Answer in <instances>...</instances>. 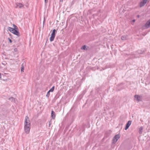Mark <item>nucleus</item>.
Instances as JSON below:
<instances>
[{"mask_svg":"<svg viewBox=\"0 0 150 150\" xmlns=\"http://www.w3.org/2000/svg\"><path fill=\"white\" fill-rule=\"evenodd\" d=\"M24 130L27 134H28L30 129V124L28 117L26 116L25 117L24 123Z\"/></svg>","mask_w":150,"mask_h":150,"instance_id":"obj_1","label":"nucleus"},{"mask_svg":"<svg viewBox=\"0 0 150 150\" xmlns=\"http://www.w3.org/2000/svg\"><path fill=\"white\" fill-rule=\"evenodd\" d=\"M57 32L56 30L54 29L52 32L51 34V37L50 38V40L51 42L53 41L54 40V38L55 33Z\"/></svg>","mask_w":150,"mask_h":150,"instance_id":"obj_2","label":"nucleus"},{"mask_svg":"<svg viewBox=\"0 0 150 150\" xmlns=\"http://www.w3.org/2000/svg\"><path fill=\"white\" fill-rule=\"evenodd\" d=\"M120 137V135L118 134L115 135L113 137L112 140V143H115Z\"/></svg>","mask_w":150,"mask_h":150,"instance_id":"obj_3","label":"nucleus"},{"mask_svg":"<svg viewBox=\"0 0 150 150\" xmlns=\"http://www.w3.org/2000/svg\"><path fill=\"white\" fill-rule=\"evenodd\" d=\"M132 123V121L131 120H129L127 122L126 126L125 128V130H127L129 127V126L131 125Z\"/></svg>","mask_w":150,"mask_h":150,"instance_id":"obj_4","label":"nucleus"},{"mask_svg":"<svg viewBox=\"0 0 150 150\" xmlns=\"http://www.w3.org/2000/svg\"><path fill=\"white\" fill-rule=\"evenodd\" d=\"M12 33L17 35L18 37H19L20 36V33L18 32V30L14 29V30H13Z\"/></svg>","mask_w":150,"mask_h":150,"instance_id":"obj_5","label":"nucleus"},{"mask_svg":"<svg viewBox=\"0 0 150 150\" xmlns=\"http://www.w3.org/2000/svg\"><path fill=\"white\" fill-rule=\"evenodd\" d=\"M16 5L15 7L16 8H17L18 7L19 8H21L23 7L24 6L23 4L20 3H16Z\"/></svg>","mask_w":150,"mask_h":150,"instance_id":"obj_6","label":"nucleus"},{"mask_svg":"<svg viewBox=\"0 0 150 150\" xmlns=\"http://www.w3.org/2000/svg\"><path fill=\"white\" fill-rule=\"evenodd\" d=\"M111 134V131L110 130L106 131L105 133V136L106 137H108Z\"/></svg>","mask_w":150,"mask_h":150,"instance_id":"obj_7","label":"nucleus"},{"mask_svg":"<svg viewBox=\"0 0 150 150\" xmlns=\"http://www.w3.org/2000/svg\"><path fill=\"white\" fill-rule=\"evenodd\" d=\"M134 97L137 98V100L138 102L142 100V97L139 96L138 95H135L134 96Z\"/></svg>","mask_w":150,"mask_h":150,"instance_id":"obj_8","label":"nucleus"},{"mask_svg":"<svg viewBox=\"0 0 150 150\" xmlns=\"http://www.w3.org/2000/svg\"><path fill=\"white\" fill-rule=\"evenodd\" d=\"M147 2L146 1L143 0L141 1L140 3V7H142L144 6L145 4Z\"/></svg>","mask_w":150,"mask_h":150,"instance_id":"obj_9","label":"nucleus"},{"mask_svg":"<svg viewBox=\"0 0 150 150\" xmlns=\"http://www.w3.org/2000/svg\"><path fill=\"white\" fill-rule=\"evenodd\" d=\"M51 114L52 118L53 119H54L56 116L55 112L54 111L52 110L51 111Z\"/></svg>","mask_w":150,"mask_h":150,"instance_id":"obj_10","label":"nucleus"},{"mask_svg":"<svg viewBox=\"0 0 150 150\" xmlns=\"http://www.w3.org/2000/svg\"><path fill=\"white\" fill-rule=\"evenodd\" d=\"M144 51H142L141 50H138L136 52V53L137 54H144Z\"/></svg>","mask_w":150,"mask_h":150,"instance_id":"obj_11","label":"nucleus"},{"mask_svg":"<svg viewBox=\"0 0 150 150\" xmlns=\"http://www.w3.org/2000/svg\"><path fill=\"white\" fill-rule=\"evenodd\" d=\"M146 26L147 28L150 27V20L147 21L146 23Z\"/></svg>","mask_w":150,"mask_h":150,"instance_id":"obj_12","label":"nucleus"},{"mask_svg":"<svg viewBox=\"0 0 150 150\" xmlns=\"http://www.w3.org/2000/svg\"><path fill=\"white\" fill-rule=\"evenodd\" d=\"M7 29L9 31L11 32L12 33H13V31L14 29L13 28H12L11 27H8L7 28Z\"/></svg>","mask_w":150,"mask_h":150,"instance_id":"obj_13","label":"nucleus"},{"mask_svg":"<svg viewBox=\"0 0 150 150\" xmlns=\"http://www.w3.org/2000/svg\"><path fill=\"white\" fill-rule=\"evenodd\" d=\"M87 46L86 45H84L81 47V49L82 50H86L88 49L87 48Z\"/></svg>","mask_w":150,"mask_h":150,"instance_id":"obj_14","label":"nucleus"},{"mask_svg":"<svg viewBox=\"0 0 150 150\" xmlns=\"http://www.w3.org/2000/svg\"><path fill=\"white\" fill-rule=\"evenodd\" d=\"M9 100L12 102H15V99L13 97H11L9 98Z\"/></svg>","mask_w":150,"mask_h":150,"instance_id":"obj_15","label":"nucleus"},{"mask_svg":"<svg viewBox=\"0 0 150 150\" xmlns=\"http://www.w3.org/2000/svg\"><path fill=\"white\" fill-rule=\"evenodd\" d=\"M143 129V127H141L139 129V134H141L142 133Z\"/></svg>","mask_w":150,"mask_h":150,"instance_id":"obj_16","label":"nucleus"},{"mask_svg":"<svg viewBox=\"0 0 150 150\" xmlns=\"http://www.w3.org/2000/svg\"><path fill=\"white\" fill-rule=\"evenodd\" d=\"M54 86H53L49 90V92H52L54 91Z\"/></svg>","mask_w":150,"mask_h":150,"instance_id":"obj_17","label":"nucleus"},{"mask_svg":"<svg viewBox=\"0 0 150 150\" xmlns=\"http://www.w3.org/2000/svg\"><path fill=\"white\" fill-rule=\"evenodd\" d=\"M24 70V67L23 64H22L21 65V72H23Z\"/></svg>","mask_w":150,"mask_h":150,"instance_id":"obj_18","label":"nucleus"},{"mask_svg":"<svg viewBox=\"0 0 150 150\" xmlns=\"http://www.w3.org/2000/svg\"><path fill=\"white\" fill-rule=\"evenodd\" d=\"M50 92H49V91L47 93V94L46 95V96L47 98H48L50 96Z\"/></svg>","mask_w":150,"mask_h":150,"instance_id":"obj_19","label":"nucleus"},{"mask_svg":"<svg viewBox=\"0 0 150 150\" xmlns=\"http://www.w3.org/2000/svg\"><path fill=\"white\" fill-rule=\"evenodd\" d=\"M121 39L122 40H125L126 39V38L125 37L122 36L121 37Z\"/></svg>","mask_w":150,"mask_h":150,"instance_id":"obj_20","label":"nucleus"},{"mask_svg":"<svg viewBox=\"0 0 150 150\" xmlns=\"http://www.w3.org/2000/svg\"><path fill=\"white\" fill-rule=\"evenodd\" d=\"M8 41H9V42L10 43H11L12 42V40L10 39V38H8Z\"/></svg>","mask_w":150,"mask_h":150,"instance_id":"obj_21","label":"nucleus"},{"mask_svg":"<svg viewBox=\"0 0 150 150\" xmlns=\"http://www.w3.org/2000/svg\"><path fill=\"white\" fill-rule=\"evenodd\" d=\"M13 29H14L15 30H18V28L17 27L16 25L14 28H13Z\"/></svg>","mask_w":150,"mask_h":150,"instance_id":"obj_22","label":"nucleus"},{"mask_svg":"<svg viewBox=\"0 0 150 150\" xmlns=\"http://www.w3.org/2000/svg\"><path fill=\"white\" fill-rule=\"evenodd\" d=\"M52 124V121H51L50 120V121L49 122V127H50V125H51Z\"/></svg>","mask_w":150,"mask_h":150,"instance_id":"obj_23","label":"nucleus"},{"mask_svg":"<svg viewBox=\"0 0 150 150\" xmlns=\"http://www.w3.org/2000/svg\"><path fill=\"white\" fill-rule=\"evenodd\" d=\"M48 0H45V4L48 2Z\"/></svg>","mask_w":150,"mask_h":150,"instance_id":"obj_24","label":"nucleus"},{"mask_svg":"<svg viewBox=\"0 0 150 150\" xmlns=\"http://www.w3.org/2000/svg\"><path fill=\"white\" fill-rule=\"evenodd\" d=\"M63 1V0H59L60 2H62Z\"/></svg>","mask_w":150,"mask_h":150,"instance_id":"obj_25","label":"nucleus"},{"mask_svg":"<svg viewBox=\"0 0 150 150\" xmlns=\"http://www.w3.org/2000/svg\"><path fill=\"white\" fill-rule=\"evenodd\" d=\"M132 22H135V20H132Z\"/></svg>","mask_w":150,"mask_h":150,"instance_id":"obj_26","label":"nucleus"},{"mask_svg":"<svg viewBox=\"0 0 150 150\" xmlns=\"http://www.w3.org/2000/svg\"><path fill=\"white\" fill-rule=\"evenodd\" d=\"M1 73H0V78H1Z\"/></svg>","mask_w":150,"mask_h":150,"instance_id":"obj_27","label":"nucleus"},{"mask_svg":"<svg viewBox=\"0 0 150 150\" xmlns=\"http://www.w3.org/2000/svg\"><path fill=\"white\" fill-rule=\"evenodd\" d=\"M137 17L138 18H139V15H138L137 16Z\"/></svg>","mask_w":150,"mask_h":150,"instance_id":"obj_28","label":"nucleus"},{"mask_svg":"<svg viewBox=\"0 0 150 150\" xmlns=\"http://www.w3.org/2000/svg\"><path fill=\"white\" fill-rule=\"evenodd\" d=\"M16 25H15L14 24H13V26L14 27L16 26Z\"/></svg>","mask_w":150,"mask_h":150,"instance_id":"obj_29","label":"nucleus"},{"mask_svg":"<svg viewBox=\"0 0 150 150\" xmlns=\"http://www.w3.org/2000/svg\"><path fill=\"white\" fill-rule=\"evenodd\" d=\"M144 1H146V2L148 0H144Z\"/></svg>","mask_w":150,"mask_h":150,"instance_id":"obj_30","label":"nucleus"},{"mask_svg":"<svg viewBox=\"0 0 150 150\" xmlns=\"http://www.w3.org/2000/svg\"><path fill=\"white\" fill-rule=\"evenodd\" d=\"M44 21H43V23H44Z\"/></svg>","mask_w":150,"mask_h":150,"instance_id":"obj_31","label":"nucleus"}]
</instances>
